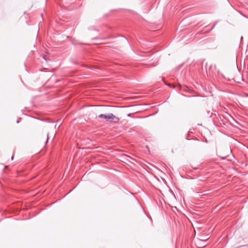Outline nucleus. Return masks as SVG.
I'll return each mask as SVG.
<instances>
[{"instance_id":"f03ea898","label":"nucleus","mask_w":248,"mask_h":248,"mask_svg":"<svg viewBox=\"0 0 248 248\" xmlns=\"http://www.w3.org/2000/svg\"><path fill=\"white\" fill-rule=\"evenodd\" d=\"M65 3H73L75 0H63Z\"/></svg>"},{"instance_id":"f257e3e1","label":"nucleus","mask_w":248,"mask_h":248,"mask_svg":"<svg viewBox=\"0 0 248 248\" xmlns=\"http://www.w3.org/2000/svg\"><path fill=\"white\" fill-rule=\"evenodd\" d=\"M98 118H104L107 121H111L112 120H116V122H118L119 120V118L116 117L112 113H109L108 115L107 114H100L97 116Z\"/></svg>"},{"instance_id":"7ed1b4c3","label":"nucleus","mask_w":248,"mask_h":248,"mask_svg":"<svg viewBox=\"0 0 248 248\" xmlns=\"http://www.w3.org/2000/svg\"><path fill=\"white\" fill-rule=\"evenodd\" d=\"M48 134H47V140H46V142H47L48 141Z\"/></svg>"}]
</instances>
